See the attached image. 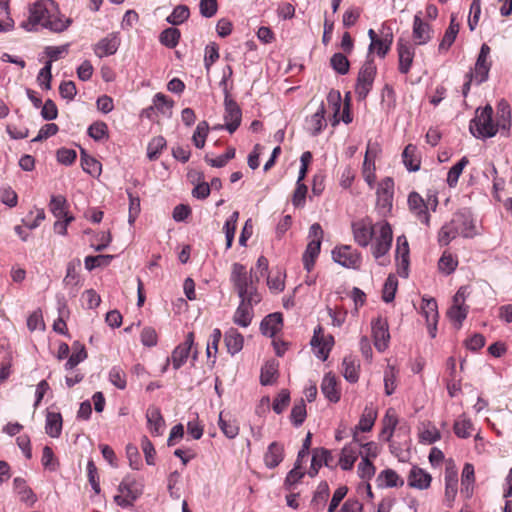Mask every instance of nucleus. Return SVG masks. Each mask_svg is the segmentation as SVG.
<instances>
[{
  "label": "nucleus",
  "mask_w": 512,
  "mask_h": 512,
  "mask_svg": "<svg viewBox=\"0 0 512 512\" xmlns=\"http://www.w3.org/2000/svg\"><path fill=\"white\" fill-rule=\"evenodd\" d=\"M174 101L169 99L163 93H157L153 98V106L155 110L161 112L162 114L170 113L173 108Z\"/></svg>",
  "instance_id": "55"
},
{
  "label": "nucleus",
  "mask_w": 512,
  "mask_h": 512,
  "mask_svg": "<svg viewBox=\"0 0 512 512\" xmlns=\"http://www.w3.org/2000/svg\"><path fill=\"white\" fill-rule=\"evenodd\" d=\"M496 121L501 133L508 136L511 127V107L504 99H501L497 104Z\"/></svg>",
  "instance_id": "21"
},
{
  "label": "nucleus",
  "mask_w": 512,
  "mask_h": 512,
  "mask_svg": "<svg viewBox=\"0 0 512 512\" xmlns=\"http://www.w3.org/2000/svg\"><path fill=\"white\" fill-rule=\"evenodd\" d=\"M290 402V393L287 389H282L277 397L273 401V411L276 414H281L289 405Z\"/></svg>",
  "instance_id": "62"
},
{
  "label": "nucleus",
  "mask_w": 512,
  "mask_h": 512,
  "mask_svg": "<svg viewBox=\"0 0 512 512\" xmlns=\"http://www.w3.org/2000/svg\"><path fill=\"white\" fill-rule=\"evenodd\" d=\"M80 260L76 259L70 261L67 264L66 276L63 279V282L66 286H77L79 283V274L77 272V268L80 267Z\"/></svg>",
  "instance_id": "51"
},
{
  "label": "nucleus",
  "mask_w": 512,
  "mask_h": 512,
  "mask_svg": "<svg viewBox=\"0 0 512 512\" xmlns=\"http://www.w3.org/2000/svg\"><path fill=\"white\" fill-rule=\"evenodd\" d=\"M194 344V333L189 332L185 342L179 344L171 354V361L175 370L179 369L188 359L191 348Z\"/></svg>",
  "instance_id": "16"
},
{
  "label": "nucleus",
  "mask_w": 512,
  "mask_h": 512,
  "mask_svg": "<svg viewBox=\"0 0 512 512\" xmlns=\"http://www.w3.org/2000/svg\"><path fill=\"white\" fill-rule=\"evenodd\" d=\"M72 348L73 352L65 363L66 370H72L87 358V352L84 345L80 344L79 342H75Z\"/></svg>",
  "instance_id": "42"
},
{
  "label": "nucleus",
  "mask_w": 512,
  "mask_h": 512,
  "mask_svg": "<svg viewBox=\"0 0 512 512\" xmlns=\"http://www.w3.org/2000/svg\"><path fill=\"white\" fill-rule=\"evenodd\" d=\"M307 126L313 136L318 135L326 126L325 107L323 103H321L318 110L307 119Z\"/></svg>",
  "instance_id": "34"
},
{
  "label": "nucleus",
  "mask_w": 512,
  "mask_h": 512,
  "mask_svg": "<svg viewBox=\"0 0 512 512\" xmlns=\"http://www.w3.org/2000/svg\"><path fill=\"white\" fill-rule=\"evenodd\" d=\"M109 381L118 389L126 388V374L119 366H114L109 372Z\"/></svg>",
  "instance_id": "58"
},
{
  "label": "nucleus",
  "mask_w": 512,
  "mask_h": 512,
  "mask_svg": "<svg viewBox=\"0 0 512 512\" xmlns=\"http://www.w3.org/2000/svg\"><path fill=\"white\" fill-rule=\"evenodd\" d=\"M457 265V260H455L451 254L446 252L442 254L441 258L438 261L439 270L446 275L453 273Z\"/></svg>",
  "instance_id": "57"
},
{
  "label": "nucleus",
  "mask_w": 512,
  "mask_h": 512,
  "mask_svg": "<svg viewBox=\"0 0 512 512\" xmlns=\"http://www.w3.org/2000/svg\"><path fill=\"white\" fill-rule=\"evenodd\" d=\"M468 306H461L458 304H452L447 311L449 319L456 323V328L459 329L462 326L463 321L466 319L468 314Z\"/></svg>",
  "instance_id": "45"
},
{
  "label": "nucleus",
  "mask_w": 512,
  "mask_h": 512,
  "mask_svg": "<svg viewBox=\"0 0 512 512\" xmlns=\"http://www.w3.org/2000/svg\"><path fill=\"white\" fill-rule=\"evenodd\" d=\"M343 376L350 383H356L359 379L360 363L352 355L345 356L342 362Z\"/></svg>",
  "instance_id": "30"
},
{
  "label": "nucleus",
  "mask_w": 512,
  "mask_h": 512,
  "mask_svg": "<svg viewBox=\"0 0 512 512\" xmlns=\"http://www.w3.org/2000/svg\"><path fill=\"white\" fill-rule=\"evenodd\" d=\"M228 353L235 355L243 348L244 338L235 328H230L224 335Z\"/></svg>",
  "instance_id": "31"
},
{
  "label": "nucleus",
  "mask_w": 512,
  "mask_h": 512,
  "mask_svg": "<svg viewBox=\"0 0 512 512\" xmlns=\"http://www.w3.org/2000/svg\"><path fill=\"white\" fill-rule=\"evenodd\" d=\"M490 54V47L487 44H482L479 55L477 57L474 70L471 71L474 76L476 84H482L488 79L491 63L488 61Z\"/></svg>",
  "instance_id": "12"
},
{
  "label": "nucleus",
  "mask_w": 512,
  "mask_h": 512,
  "mask_svg": "<svg viewBox=\"0 0 512 512\" xmlns=\"http://www.w3.org/2000/svg\"><path fill=\"white\" fill-rule=\"evenodd\" d=\"M180 39V31L176 28H167L160 34V42L168 48L177 46Z\"/></svg>",
  "instance_id": "53"
},
{
  "label": "nucleus",
  "mask_w": 512,
  "mask_h": 512,
  "mask_svg": "<svg viewBox=\"0 0 512 512\" xmlns=\"http://www.w3.org/2000/svg\"><path fill=\"white\" fill-rule=\"evenodd\" d=\"M331 67L340 75H346L350 69V62L343 53H335L330 58Z\"/></svg>",
  "instance_id": "46"
},
{
  "label": "nucleus",
  "mask_w": 512,
  "mask_h": 512,
  "mask_svg": "<svg viewBox=\"0 0 512 512\" xmlns=\"http://www.w3.org/2000/svg\"><path fill=\"white\" fill-rule=\"evenodd\" d=\"M332 257L336 263L349 269H359L362 261L361 254L348 245L336 247Z\"/></svg>",
  "instance_id": "8"
},
{
  "label": "nucleus",
  "mask_w": 512,
  "mask_h": 512,
  "mask_svg": "<svg viewBox=\"0 0 512 512\" xmlns=\"http://www.w3.org/2000/svg\"><path fill=\"white\" fill-rule=\"evenodd\" d=\"M408 205L418 220L426 226H429L430 215L428 213V206L417 192H411L409 194Z\"/></svg>",
  "instance_id": "17"
},
{
  "label": "nucleus",
  "mask_w": 512,
  "mask_h": 512,
  "mask_svg": "<svg viewBox=\"0 0 512 512\" xmlns=\"http://www.w3.org/2000/svg\"><path fill=\"white\" fill-rule=\"evenodd\" d=\"M398 287V280L395 275L390 274L383 286L382 299L386 303H390L394 300L395 294Z\"/></svg>",
  "instance_id": "47"
},
{
  "label": "nucleus",
  "mask_w": 512,
  "mask_h": 512,
  "mask_svg": "<svg viewBox=\"0 0 512 512\" xmlns=\"http://www.w3.org/2000/svg\"><path fill=\"white\" fill-rule=\"evenodd\" d=\"M45 430L46 433L52 438H58L61 435L62 416L60 413H47Z\"/></svg>",
  "instance_id": "37"
},
{
  "label": "nucleus",
  "mask_w": 512,
  "mask_h": 512,
  "mask_svg": "<svg viewBox=\"0 0 512 512\" xmlns=\"http://www.w3.org/2000/svg\"><path fill=\"white\" fill-rule=\"evenodd\" d=\"M422 312L426 318L427 326H430V322H438V307L435 299L423 298Z\"/></svg>",
  "instance_id": "49"
},
{
  "label": "nucleus",
  "mask_w": 512,
  "mask_h": 512,
  "mask_svg": "<svg viewBox=\"0 0 512 512\" xmlns=\"http://www.w3.org/2000/svg\"><path fill=\"white\" fill-rule=\"evenodd\" d=\"M375 466L367 457H362L361 462L358 464V475L362 479L369 480L375 474Z\"/></svg>",
  "instance_id": "64"
},
{
  "label": "nucleus",
  "mask_w": 512,
  "mask_h": 512,
  "mask_svg": "<svg viewBox=\"0 0 512 512\" xmlns=\"http://www.w3.org/2000/svg\"><path fill=\"white\" fill-rule=\"evenodd\" d=\"M224 106H225V113H224L225 125L217 126V127H215V129L225 128L229 131V133H234L241 124L242 112H241L240 107L236 103V101L231 98L230 93H229L228 89H226V88H225Z\"/></svg>",
  "instance_id": "7"
},
{
  "label": "nucleus",
  "mask_w": 512,
  "mask_h": 512,
  "mask_svg": "<svg viewBox=\"0 0 512 512\" xmlns=\"http://www.w3.org/2000/svg\"><path fill=\"white\" fill-rule=\"evenodd\" d=\"M321 244L320 241H310L306 247V250L303 254V264L304 268L310 272L315 264V261L320 253Z\"/></svg>",
  "instance_id": "35"
},
{
  "label": "nucleus",
  "mask_w": 512,
  "mask_h": 512,
  "mask_svg": "<svg viewBox=\"0 0 512 512\" xmlns=\"http://www.w3.org/2000/svg\"><path fill=\"white\" fill-rule=\"evenodd\" d=\"M358 451L352 445L345 446L340 455L339 465L343 470H350L353 468L355 461L357 460Z\"/></svg>",
  "instance_id": "41"
},
{
  "label": "nucleus",
  "mask_w": 512,
  "mask_h": 512,
  "mask_svg": "<svg viewBox=\"0 0 512 512\" xmlns=\"http://www.w3.org/2000/svg\"><path fill=\"white\" fill-rule=\"evenodd\" d=\"M396 257L400 259V266L398 273L401 277L408 276L409 266V246L405 236H399L397 238Z\"/></svg>",
  "instance_id": "26"
},
{
  "label": "nucleus",
  "mask_w": 512,
  "mask_h": 512,
  "mask_svg": "<svg viewBox=\"0 0 512 512\" xmlns=\"http://www.w3.org/2000/svg\"><path fill=\"white\" fill-rule=\"evenodd\" d=\"M240 304L233 316V322L241 327H248L253 318V305L260 301L250 300L249 297L240 298Z\"/></svg>",
  "instance_id": "15"
},
{
  "label": "nucleus",
  "mask_w": 512,
  "mask_h": 512,
  "mask_svg": "<svg viewBox=\"0 0 512 512\" xmlns=\"http://www.w3.org/2000/svg\"><path fill=\"white\" fill-rule=\"evenodd\" d=\"M283 317L280 312L271 313L263 318L260 331L264 336L273 337L282 328Z\"/></svg>",
  "instance_id": "20"
},
{
  "label": "nucleus",
  "mask_w": 512,
  "mask_h": 512,
  "mask_svg": "<svg viewBox=\"0 0 512 512\" xmlns=\"http://www.w3.org/2000/svg\"><path fill=\"white\" fill-rule=\"evenodd\" d=\"M209 132V125L206 121H201L198 123L196 130L193 133L192 141L194 145L201 149L205 146L206 138Z\"/></svg>",
  "instance_id": "52"
},
{
  "label": "nucleus",
  "mask_w": 512,
  "mask_h": 512,
  "mask_svg": "<svg viewBox=\"0 0 512 512\" xmlns=\"http://www.w3.org/2000/svg\"><path fill=\"white\" fill-rule=\"evenodd\" d=\"M112 259V255L87 256L85 258V268L91 271L96 267L108 265Z\"/></svg>",
  "instance_id": "61"
},
{
  "label": "nucleus",
  "mask_w": 512,
  "mask_h": 512,
  "mask_svg": "<svg viewBox=\"0 0 512 512\" xmlns=\"http://www.w3.org/2000/svg\"><path fill=\"white\" fill-rule=\"evenodd\" d=\"M147 422L149 425L150 433L153 436H160L163 433V429L165 426L164 419L161 415V412L156 407H150L146 413Z\"/></svg>",
  "instance_id": "29"
},
{
  "label": "nucleus",
  "mask_w": 512,
  "mask_h": 512,
  "mask_svg": "<svg viewBox=\"0 0 512 512\" xmlns=\"http://www.w3.org/2000/svg\"><path fill=\"white\" fill-rule=\"evenodd\" d=\"M397 52H398V70L401 74L409 73L411 66L413 64V59L415 56V47L414 45L405 42L402 39L398 40L397 43Z\"/></svg>",
  "instance_id": "14"
},
{
  "label": "nucleus",
  "mask_w": 512,
  "mask_h": 512,
  "mask_svg": "<svg viewBox=\"0 0 512 512\" xmlns=\"http://www.w3.org/2000/svg\"><path fill=\"white\" fill-rule=\"evenodd\" d=\"M50 6H52L51 13L49 14L51 17L47 18L46 22H44V27L54 32L66 30L71 23V19H63V17L59 15L58 7L55 5L54 1L50 0Z\"/></svg>",
  "instance_id": "24"
},
{
  "label": "nucleus",
  "mask_w": 512,
  "mask_h": 512,
  "mask_svg": "<svg viewBox=\"0 0 512 512\" xmlns=\"http://www.w3.org/2000/svg\"><path fill=\"white\" fill-rule=\"evenodd\" d=\"M474 482V467L472 464L466 463L462 470L461 484L463 486L462 492H465L467 496L470 495L472 490L470 485Z\"/></svg>",
  "instance_id": "60"
},
{
  "label": "nucleus",
  "mask_w": 512,
  "mask_h": 512,
  "mask_svg": "<svg viewBox=\"0 0 512 512\" xmlns=\"http://www.w3.org/2000/svg\"><path fill=\"white\" fill-rule=\"evenodd\" d=\"M393 38L394 36L391 27L385 23L382 24L380 29V38L376 41L374 49L379 57L384 58L388 54L393 43Z\"/></svg>",
  "instance_id": "23"
},
{
  "label": "nucleus",
  "mask_w": 512,
  "mask_h": 512,
  "mask_svg": "<svg viewBox=\"0 0 512 512\" xmlns=\"http://www.w3.org/2000/svg\"><path fill=\"white\" fill-rule=\"evenodd\" d=\"M413 38L416 40L417 45H424L431 39V27L428 23L415 15L413 21Z\"/></svg>",
  "instance_id": "27"
},
{
  "label": "nucleus",
  "mask_w": 512,
  "mask_h": 512,
  "mask_svg": "<svg viewBox=\"0 0 512 512\" xmlns=\"http://www.w3.org/2000/svg\"><path fill=\"white\" fill-rule=\"evenodd\" d=\"M52 6H50V0L48 2H37L30 10V16L27 21L21 23V27L27 31H32L34 27L41 24L44 27V22L49 18Z\"/></svg>",
  "instance_id": "9"
},
{
  "label": "nucleus",
  "mask_w": 512,
  "mask_h": 512,
  "mask_svg": "<svg viewBox=\"0 0 512 512\" xmlns=\"http://www.w3.org/2000/svg\"><path fill=\"white\" fill-rule=\"evenodd\" d=\"M459 23L456 22V16L454 14L451 15L450 23L448 28L446 29L444 36L439 44V51H447L451 45L454 43L457 34L459 32Z\"/></svg>",
  "instance_id": "32"
},
{
  "label": "nucleus",
  "mask_w": 512,
  "mask_h": 512,
  "mask_svg": "<svg viewBox=\"0 0 512 512\" xmlns=\"http://www.w3.org/2000/svg\"><path fill=\"white\" fill-rule=\"evenodd\" d=\"M277 365L271 361L266 362L261 369L260 383L264 386L272 385L276 380Z\"/></svg>",
  "instance_id": "50"
},
{
  "label": "nucleus",
  "mask_w": 512,
  "mask_h": 512,
  "mask_svg": "<svg viewBox=\"0 0 512 512\" xmlns=\"http://www.w3.org/2000/svg\"><path fill=\"white\" fill-rule=\"evenodd\" d=\"M190 15L189 8L185 5H178L173 12L167 17V22L172 25H180L188 19Z\"/></svg>",
  "instance_id": "54"
},
{
  "label": "nucleus",
  "mask_w": 512,
  "mask_h": 512,
  "mask_svg": "<svg viewBox=\"0 0 512 512\" xmlns=\"http://www.w3.org/2000/svg\"><path fill=\"white\" fill-rule=\"evenodd\" d=\"M468 163V158L464 156L450 168L447 175V184L449 187H455L457 185L459 177Z\"/></svg>",
  "instance_id": "44"
},
{
  "label": "nucleus",
  "mask_w": 512,
  "mask_h": 512,
  "mask_svg": "<svg viewBox=\"0 0 512 512\" xmlns=\"http://www.w3.org/2000/svg\"><path fill=\"white\" fill-rule=\"evenodd\" d=\"M376 232L375 242L372 245V254L376 259H380L388 253L391 248L393 233L388 222H379L375 224Z\"/></svg>",
  "instance_id": "5"
},
{
  "label": "nucleus",
  "mask_w": 512,
  "mask_h": 512,
  "mask_svg": "<svg viewBox=\"0 0 512 512\" xmlns=\"http://www.w3.org/2000/svg\"><path fill=\"white\" fill-rule=\"evenodd\" d=\"M467 220L464 217H456L448 224L442 226L438 240L441 245H448L458 235H462L465 238L472 237L473 234L468 231L466 227Z\"/></svg>",
  "instance_id": "6"
},
{
  "label": "nucleus",
  "mask_w": 512,
  "mask_h": 512,
  "mask_svg": "<svg viewBox=\"0 0 512 512\" xmlns=\"http://www.w3.org/2000/svg\"><path fill=\"white\" fill-rule=\"evenodd\" d=\"M469 130L478 139L494 137L500 130L497 121L493 120V108L487 104L483 108H477L475 117L470 121Z\"/></svg>",
  "instance_id": "1"
},
{
  "label": "nucleus",
  "mask_w": 512,
  "mask_h": 512,
  "mask_svg": "<svg viewBox=\"0 0 512 512\" xmlns=\"http://www.w3.org/2000/svg\"><path fill=\"white\" fill-rule=\"evenodd\" d=\"M68 204L63 195H52L49 203L51 213L58 219L70 217L67 212Z\"/></svg>",
  "instance_id": "39"
},
{
  "label": "nucleus",
  "mask_w": 512,
  "mask_h": 512,
  "mask_svg": "<svg viewBox=\"0 0 512 512\" xmlns=\"http://www.w3.org/2000/svg\"><path fill=\"white\" fill-rule=\"evenodd\" d=\"M219 427L229 439L235 438L239 433L237 424L233 421L225 420L222 412L219 414Z\"/></svg>",
  "instance_id": "63"
},
{
  "label": "nucleus",
  "mask_w": 512,
  "mask_h": 512,
  "mask_svg": "<svg viewBox=\"0 0 512 512\" xmlns=\"http://www.w3.org/2000/svg\"><path fill=\"white\" fill-rule=\"evenodd\" d=\"M376 417L377 413L372 408L365 407L356 428L362 432L370 431L375 423Z\"/></svg>",
  "instance_id": "48"
},
{
  "label": "nucleus",
  "mask_w": 512,
  "mask_h": 512,
  "mask_svg": "<svg viewBox=\"0 0 512 512\" xmlns=\"http://www.w3.org/2000/svg\"><path fill=\"white\" fill-rule=\"evenodd\" d=\"M231 282L236 289L239 298L249 297L250 300L261 301V295L258 293L256 286L254 285V277L252 273L248 275L244 265L240 263H234L231 271ZM259 277L255 275V281H258Z\"/></svg>",
  "instance_id": "2"
},
{
  "label": "nucleus",
  "mask_w": 512,
  "mask_h": 512,
  "mask_svg": "<svg viewBox=\"0 0 512 512\" xmlns=\"http://www.w3.org/2000/svg\"><path fill=\"white\" fill-rule=\"evenodd\" d=\"M310 344L313 348L316 349V356L322 361L327 360L330 350L334 344V338L331 335L324 336L323 328L318 325L314 329L313 337L310 341Z\"/></svg>",
  "instance_id": "11"
},
{
  "label": "nucleus",
  "mask_w": 512,
  "mask_h": 512,
  "mask_svg": "<svg viewBox=\"0 0 512 512\" xmlns=\"http://www.w3.org/2000/svg\"><path fill=\"white\" fill-rule=\"evenodd\" d=\"M333 464V456L331 452L325 448H315L312 454L311 467L309 470V475L314 477L317 475L318 470L321 466L325 465L327 467L332 466Z\"/></svg>",
  "instance_id": "19"
},
{
  "label": "nucleus",
  "mask_w": 512,
  "mask_h": 512,
  "mask_svg": "<svg viewBox=\"0 0 512 512\" xmlns=\"http://www.w3.org/2000/svg\"><path fill=\"white\" fill-rule=\"evenodd\" d=\"M306 415V405L304 403V400L301 399L298 403H296L293 406L291 410V421L296 427H298L305 421Z\"/></svg>",
  "instance_id": "59"
},
{
  "label": "nucleus",
  "mask_w": 512,
  "mask_h": 512,
  "mask_svg": "<svg viewBox=\"0 0 512 512\" xmlns=\"http://www.w3.org/2000/svg\"><path fill=\"white\" fill-rule=\"evenodd\" d=\"M120 40L116 34H110L101 39L95 46L94 52L99 58L110 56L116 53Z\"/></svg>",
  "instance_id": "22"
},
{
  "label": "nucleus",
  "mask_w": 512,
  "mask_h": 512,
  "mask_svg": "<svg viewBox=\"0 0 512 512\" xmlns=\"http://www.w3.org/2000/svg\"><path fill=\"white\" fill-rule=\"evenodd\" d=\"M376 74L377 67L374 63V58L371 55H367L364 64L358 72L355 84V94L359 101H363L367 98L373 87Z\"/></svg>",
  "instance_id": "3"
},
{
  "label": "nucleus",
  "mask_w": 512,
  "mask_h": 512,
  "mask_svg": "<svg viewBox=\"0 0 512 512\" xmlns=\"http://www.w3.org/2000/svg\"><path fill=\"white\" fill-rule=\"evenodd\" d=\"M472 421L465 415H460L454 422L453 430L457 437L468 438L473 431Z\"/></svg>",
  "instance_id": "40"
},
{
  "label": "nucleus",
  "mask_w": 512,
  "mask_h": 512,
  "mask_svg": "<svg viewBox=\"0 0 512 512\" xmlns=\"http://www.w3.org/2000/svg\"><path fill=\"white\" fill-rule=\"evenodd\" d=\"M380 487H401L404 481L399 477L396 471L392 469H385L381 471L377 477Z\"/></svg>",
  "instance_id": "38"
},
{
  "label": "nucleus",
  "mask_w": 512,
  "mask_h": 512,
  "mask_svg": "<svg viewBox=\"0 0 512 512\" xmlns=\"http://www.w3.org/2000/svg\"><path fill=\"white\" fill-rule=\"evenodd\" d=\"M166 146V140L162 136L154 137L148 144L147 156L149 160H156L161 150Z\"/></svg>",
  "instance_id": "56"
},
{
  "label": "nucleus",
  "mask_w": 512,
  "mask_h": 512,
  "mask_svg": "<svg viewBox=\"0 0 512 512\" xmlns=\"http://www.w3.org/2000/svg\"><path fill=\"white\" fill-rule=\"evenodd\" d=\"M403 163L405 167L412 172L420 169V158L417 156V147L408 144L402 153Z\"/></svg>",
  "instance_id": "36"
},
{
  "label": "nucleus",
  "mask_w": 512,
  "mask_h": 512,
  "mask_svg": "<svg viewBox=\"0 0 512 512\" xmlns=\"http://www.w3.org/2000/svg\"><path fill=\"white\" fill-rule=\"evenodd\" d=\"M81 167L91 176H98L101 173V163L88 155L84 149L81 150Z\"/></svg>",
  "instance_id": "43"
},
{
  "label": "nucleus",
  "mask_w": 512,
  "mask_h": 512,
  "mask_svg": "<svg viewBox=\"0 0 512 512\" xmlns=\"http://www.w3.org/2000/svg\"><path fill=\"white\" fill-rule=\"evenodd\" d=\"M321 392L332 403H337L341 398V391L338 387V381L331 372L325 374L321 383Z\"/></svg>",
  "instance_id": "18"
},
{
  "label": "nucleus",
  "mask_w": 512,
  "mask_h": 512,
  "mask_svg": "<svg viewBox=\"0 0 512 512\" xmlns=\"http://www.w3.org/2000/svg\"><path fill=\"white\" fill-rule=\"evenodd\" d=\"M431 483V476L423 469L414 466L409 473L408 484L420 490L427 489Z\"/></svg>",
  "instance_id": "28"
},
{
  "label": "nucleus",
  "mask_w": 512,
  "mask_h": 512,
  "mask_svg": "<svg viewBox=\"0 0 512 512\" xmlns=\"http://www.w3.org/2000/svg\"><path fill=\"white\" fill-rule=\"evenodd\" d=\"M144 485L134 477L126 476L118 486L119 495L114 496L115 503L123 508L132 506L143 494Z\"/></svg>",
  "instance_id": "4"
},
{
  "label": "nucleus",
  "mask_w": 512,
  "mask_h": 512,
  "mask_svg": "<svg viewBox=\"0 0 512 512\" xmlns=\"http://www.w3.org/2000/svg\"><path fill=\"white\" fill-rule=\"evenodd\" d=\"M13 483L14 488L20 497V501L32 506L36 502L37 497L32 489L26 485V481L23 478L16 477Z\"/></svg>",
  "instance_id": "33"
},
{
  "label": "nucleus",
  "mask_w": 512,
  "mask_h": 512,
  "mask_svg": "<svg viewBox=\"0 0 512 512\" xmlns=\"http://www.w3.org/2000/svg\"><path fill=\"white\" fill-rule=\"evenodd\" d=\"M372 334L375 348L383 352L389 344L390 334L387 321L381 316L372 321Z\"/></svg>",
  "instance_id": "13"
},
{
  "label": "nucleus",
  "mask_w": 512,
  "mask_h": 512,
  "mask_svg": "<svg viewBox=\"0 0 512 512\" xmlns=\"http://www.w3.org/2000/svg\"><path fill=\"white\" fill-rule=\"evenodd\" d=\"M284 459V446L279 442H272L264 454V463L267 468L277 467Z\"/></svg>",
  "instance_id": "25"
},
{
  "label": "nucleus",
  "mask_w": 512,
  "mask_h": 512,
  "mask_svg": "<svg viewBox=\"0 0 512 512\" xmlns=\"http://www.w3.org/2000/svg\"><path fill=\"white\" fill-rule=\"evenodd\" d=\"M355 242L361 247H367L376 233V227L369 218L361 219L352 224Z\"/></svg>",
  "instance_id": "10"
}]
</instances>
